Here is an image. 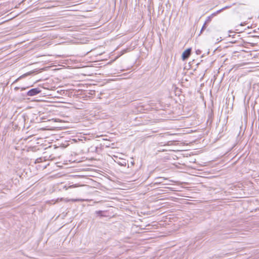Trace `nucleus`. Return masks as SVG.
Instances as JSON below:
<instances>
[{
  "instance_id": "obj_5",
  "label": "nucleus",
  "mask_w": 259,
  "mask_h": 259,
  "mask_svg": "<svg viewBox=\"0 0 259 259\" xmlns=\"http://www.w3.org/2000/svg\"><path fill=\"white\" fill-rule=\"evenodd\" d=\"M224 9H225V8H223L222 9H221V10H220L218 11H217V13H219L221 12V11H222V10H224Z\"/></svg>"
},
{
  "instance_id": "obj_3",
  "label": "nucleus",
  "mask_w": 259,
  "mask_h": 259,
  "mask_svg": "<svg viewBox=\"0 0 259 259\" xmlns=\"http://www.w3.org/2000/svg\"><path fill=\"white\" fill-rule=\"evenodd\" d=\"M84 200V199H72L71 200L66 199L65 201L68 202L69 201H71L75 202V201H83Z\"/></svg>"
},
{
  "instance_id": "obj_2",
  "label": "nucleus",
  "mask_w": 259,
  "mask_h": 259,
  "mask_svg": "<svg viewBox=\"0 0 259 259\" xmlns=\"http://www.w3.org/2000/svg\"><path fill=\"white\" fill-rule=\"evenodd\" d=\"M191 49L186 50L182 54V58L183 60H185L190 56L191 54Z\"/></svg>"
},
{
  "instance_id": "obj_1",
  "label": "nucleus",
  "mask_w": 259,
  "mask_h": 259,
  "mask_svg": "<svg viewBox=\"0 0 259 259\" xmlns=\"http://www.w3.org/2000/svg\"><path fill=\"white\" fill-rule=\"evenodd\" d=\"M40 92V91L38 89L34 88L30 90L27 92V95L29 96H33L38 94Z\"/></svg>"
},
{
  "instance_id": "obj_4",
  "label": "nucleus",
  "mask_w": 259,
  "mask_h": 259,
  "mask_svg": "<svg viewBox=\"0 0 259 259\" xmlns=\"http://www.w3.org/2000/svg\"><path fill=\"white\" fill-rule=\"evenodd\" d=\"M77 187L76 185H71L69 186V188H74Z\"/></svg>"
}]
</instances>
